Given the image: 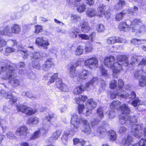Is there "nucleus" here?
Instances as JSON below:
<instances>
[{"instance_id":"2f4dec72","label":"nucleus","mask_w":146,"mask_h":146,"mask_svg":"<svg viewBox=\"0 0 146 146\" xmlns=\"http://www.w3.org/2000/svg\"><path fill=\"white\" fill-rule=\"evenodd\" d=\"M86 14L87 16L90 17H93L96 15H97L96 11L93 8L88 9L86 12Z\"/></svg>"},{"instance_id":"603ef678","label":"nucleus","mask_w":146,"mask_h":146,"mask_svg":"<svg viewBox=\"0 0 146 146\" xmlns=\"http://www.w3.org/2000/svg\"><path fill=\"white\" fill-rule=\"evenodd\" d=\"M78 38H81L82 40H88V35L86 34H79L78 35Z\"/></svg>"},{"instance_id":"f257e3e1","label":"nucleus","mask_w":146,"mask_h":146,"mask_svg":"<svg viewBox=\"0 0 146 146\" xmlns=\"http://www.w3.org/2000/svg\"><path fill=\"white\" fill-rule=\"evenodd\" d=\"M15 70L10 61L5 60L0 64V74H2L1 78L5 80H9V82L14 87H16L20 85V81L18 79H14L16 76Z\"/></svg>"},{"instance_id":"9d476101","label":"nucleus","mask_w":146,"mask_h":146,"mask_svg":"<svg viewBox=\"0 0 146 146\" xmlns=\"http://www.w3.org/2000/svg\"><path fill=\"white\" fill-rule=\"evenodd\" d=\"M141 129V125L133 124L131 126V129L132 134L137 138L141 137L143 134V130Z\"/></svg>"},{"instance_id":"ea45409f","label":"nucleus","mask_w":146,"mask_h":146,"mask_svg":"<svg viewBox=\"0 0 146 146\" xmlns=\"http://www.w3.org/2000/svg\"><path fill=\"white\" fill-rule=\"evenodd\" d=\"M84 48L82 46H78L76 48L75 52V54L76 55H80L83 52Z\"/></svg>"},{"instance_id":"bf43d9fd","label":"nucleus","mask_w":146,"mask_h":146,"mask_svg":"<svg viewBox=\"0 0 146 146\" xmlns=\"http://www.w3.org/2000/svg\"><path fill=\"white\" fill-rule=\"evenodd\" d=\"M131 94H130L129 95V94L127 93L126 92V94H127L128 95V97L126 98H127L128 97H129V98L131 99H133L135 98L136 96V95L135 92L134 91L132 90L130 91Z\"/></svg>"},{"instance_id":"ddd939ff","label":"nucleus","mask_w":146,"mask_h":146,"mask_svg":"<svg viewBox=\"0 0 146 146\" xmlns=\"http://www.w3.org/2000/svg\"><path fill=\"white\" fill-rule=\"evenodd\" d=\"M94 130L95 135L98 136L100 139H102L105 137L107 133L106 129L103 126L95 128Z\"/></svg>"},{"instance_id":"393cba45","label":"nucleus","mask_w":146,"mask_h":146,"mask_svg":"<svg viewBox=\"0 0 146 146\" xmlns=\"http://www.w3.org/2000/svg\"><path fill=\"white\" fill-rule=\"evenodd\" d=\"M131 104L134 107H136L137 106L140 105L145 106L146 105V101H141L139 98H136L131 103Z\"/></svg>"},{"instance_id":"e2e57ef3","label":"nucleus","mask_w":146,"mask_h":146,"mask_svg":"<svg viewBox=\"0 0 146 146\" xmlns=\"http://www.w3.org/2000/svg\"><path fill=\"white\" fill-rule=\"evenodd\" d=\"M86 9V6L84 5H80L79 7L77 8L78 11L80 12H84Z\"/></svg>"},{"instance_id":"5fc2aeb1","label":"nucleus","mask_w":146,"mask_h":146,"mask_svg":"<svg viewBox=\"0 0 146 146\" xmlns=\"http://www.w3.org/2000/svg\"><path fill=\"white\" fill-rule=\"evenodd\" d=\"M96 35V33L95 32H93L92 33L89 35H88L89 38L88 40L91 42H93L95 39Z\"/></svg>"},{"instance_id":"a878e982","label":"nucleus","mask_w":146,"mask_h":146,"mask_svg":"<svg viewBox=\"0 0 146 146\" xmlns=\"http://www.w3.org/2000/svg\"><path fill=\"white\" fill-rule=\"evenodd\" d=\"M39 119L36 116L31 117L29 118L28 123L29 125H37L39 122Z\"/></svg>"},{"instance_id":"bb28decb","label":"nucleus","mask_w":146,"mask_h":146,"mask_svg":"<svg viewBox=\"0 0 146 146\" xmlns=\"http://www.w3.org/2000/svg\"><path fill=\"white\" fill-rule=\"evenodd\" d=\"M128 10H123L122 12L118 13L116 15L115 19L118 21H119L122 20L125 14L127 13Z\"/></svg>"},{"instance_id":"1a4fd4ad","label":"nucleus","mask_w":146,"mask_h":146,"mask_svg":"<svg viewBox=\"0 0 146 146\" xmlns=\"http://www.w3.org/2000/svg\"><path fill=\"white\" fill-rule=\"evenodd\" d=\"M17 109L18 111L25 113L28 115H31L37 111L36 109H32L23 105H20L17 106Z\"/></svg>"},{"instance_id":"4c0bfd02","label":"nucleus","mask_w":146,"mask_h":146,"mask_svg":"<svg viewBox=\"0 0 146 146\" xmlns=\"http://www.w3.org/2000/svg\"><path fill=\"white\" fill-rule=\"evenodd\" d=\"M115 112L114 110L111 109V110H108L106 113V114L110 119L114 118L115 115Z\"/></svg>"},{"instance_id":"c85d7f7f","label":"nucleus","mask_w":146,"mask_h":146,"mask_svg":"<svg viewBox=\"0 0 146 146\" xmlns=\"http://www.w3.org/2000/svg\"><path fill=\"white\" fill-rule=\"evenodd\" d=\"M90 28L88 23L85 21H84L82 25L81 31L84 33H88L90 30Z\"/></svg>"},{"instance_id":"4be33fe9","label":"nucleus","mask_w":146,"mask_h":146,"mask_svg":"<svg viewBox=\"0 0 146 146\" xmlns=\"http://www.w3.org/2000/svg\"><path fill=\"white\" fill-rule=\"evenodd\" d=\"M11 29L12 34L13 33L14 34H18L21 31L20 26L19 25L15 23L11 25Z\"/></svg>"},{"instance_id":"338daca9","label":"nucleus","mask_w":146,"mask_h":146,"mask_svg":"<svg viewBox=\"0 0 146 146\" xmlns=\"http://www.w3.org/2000/svg\"><path fill=\"white\" fill-rule=\"evenodd\" d=\"M58 74L57 73L55 74L53 76L51 77L49 80L50 82L51 83H53L55 80L57 78Z\"/></svg>"},{"instance_id":"c9c22d12","label":"nucleus","mask_w":146,"mask_h":146,"mask_svg":"<svg viewBox=\"0 0 146 146\" xmlns=\"http://www.w3.org/2000/svg\"><path fill=\"white\" fill-rule=\"evenodd\" d=\"M46 55L45 53L41 52H34L33 54V57L34 59H39L41 57H44Z\"/></svg>"},{"instance_id":"6e6552de","label":"nucleus","mask_w":146,"mask_h":146,"mask_svg":"<svg viewBox=\"0 0 146 146\" xmlns=\"http://www.w3.org/2000/svg\"><path fill=\"white\" fill-rule=\"evenodd\" d=\"M35 43L36 44L40 47H42L44 49L48 48V46L50 45L48 40L46 39L42 36H39L36 38Z\"/></svg>"},{"instance_id":"b1692460","label":"nucleus","mask_w":146,"mask_h":146,"mask_svg":"<svg viewBox=\"0 0 146 146\" xmlns=\"http://www.w3.org/2000/svg\"><path fill=\"white\" fill-rule=\"evenodd\" d=\"M133 139L130 136L123 138L121 141V144L125 146H128L131 145L133 141Z\"/></svg>"},{"instance_id":"20e7f679","label":"nucleus","mask_w":146,"mask_h":146,"mask_svg":"<svg viewBox=\"0 0 146 146\" xmlns=\"http://www.w3.org/2000/svg\"><path fill=\"white\" fill-rule=\"evenodd\" d=\"M83 118L80 117L78 119V116L76 114H74L72 117L71 123L72 125L71 127L72 129L70 131H64L61 138L62 142L64 144L66 145L68 141V136L70 135L72 136L75 133L78 131V128L79 127L78 124H80L82 123H79L80 119Z\"/></svg>"},{"instance_id":"052dcab7","label":"nucleus","mask_w":146,"mask_h":146,"mask_svg":"<svg viewBox=\"0 0 146 146\" xmlns=\"http://www.w3.org/2000/svg\"><path fill=\"white\" fill-rule=\"evenodd\" d=\"M131 43L135 45H139L140 42L139 39L137 38L132 39L131 40Z\"/></svg>"},{"instance_id":"cd10ccee","label":"nucleus","mask_w":146,"mask_h":146,"mask_svg":"<svg viewBox=\"0 0 146 146\" xmlns=\"http://www.w3.org/2000/svg\"><path fill=\"white\" fill-rule=\"evenodd\" d=\"M62 132V131L61 130H57L53 133L52 135L50 138L49 141L52 142L54 140H56L59 137Z\"/></svg>"},{"instance_id":"0eeeda50","label":"nucleus","mask_w":146,"mask_h":146,"mask_svg":"<svg viewBox=\"0 0 146 146\" xmlns=\"http://www.w3.org/2000/svg\"><path fill=\"white\" fill-rule=\"evenodd\" d=\"M97 81V84L99 85V86L101 87L100 91H101L104 89L106 86L105 82L101 79V78L98 79L97 77H94L89 82L86 83L85 85L88 89L90 87H92L93 84Z\"/></svg>"},{"instance_id":"13d9d810","label":"nucleus","mask_w":146,"mask_h":146,"mask_svg":"<svg viewBox=\"0 0 146 146\" xmlns=\"http://www.w3.org/2000/svg\"><path fill=\"white\" fill-rule=\"evenodd\" d=\"M6 136L7 138L9 139H13L15 137L13 133L11 131H9L7 133Z\"/></svg>"},{"instance_id":"de8ad7c7","label":"nucleus","mask_w":146,"mask_h":146,"mask_svg":"<svg viewBox=\"0 0 146 146\" xmlns=\"http://www.w3.org/2000/svg\"><path fill=\"white\" fill-rule=\"evenodd\" d=\"M101 120L102 119L99 118L94 119H92L90 123L92 127H94V126L98 124L99 121Z\"/></svg>"},{"instance_id":"f03ea898","label":"nucleus","mask_w":146,"mask_h":146,"mask_svg":"<svg viewBox=\"0 0 146 146\" xmlns=\"http://www.w3.org/2000/svg\"><path fill=\"white\" fill-rule=\"evenodd\" d=\"M117 62H115L114 57L111 56L105 58L104 64L105 66L112 69L114 73H119L122 69V66H127L129 62L127 57L125 55H119L117 57Z\"/></svg>"},{"instance_id":"4468645a","label":"nucleus","mask_w":146,"mask_h":146,"mask_svg":"<svg viewBox=\"0 0 146 146\" xmlns=\"http://www.w3.org/2000/svg\"><path fill=\"white\" fill-rule=\"evenodd\" d=\"M76 64L75 63L70 68L69 74L71 77L74 78L75 76H78V73L77 71H76V67L80 64V61L79 60H78L76 61Z\"/></svg>"},{"instance_id":"c03bdc74","label":"nucleus","mask_w":146,"mask_h":146,"mask_svg":"<svg viewBox=\"0 0 146 146\" xmlns=\"http://www.w3.org/2000/svg\"><path fill=\"white\" fill-rule=\"evenodd\" d=\"M110 139L111 141H113L116 138L115 132L113 131H111L109 132Z\"/></svg>"},{"instance_id":"a18cd8bd","label":"nucleus","mask_w":146,"mask_h":146,"mask_svg":"<svg viewBox=\"0 0 146 146\" xmlns=\"http://www.w3.org/2000/svg\"><path fill=\"white\" fill-rule=\"evenodd\" d=\"M85 50L86 52H89L93 50L92 45L89 43H88L86 44Z\"/></svg>"},{"instance_id":"5701e85b","label":"nucleus","mask_w":146,"mask_h":146,"mask_svg":"<svg viewBox=\"0 0 146 146\" xmlns=\"http://www.w3.org/2000/svg\"><path fill=\"white\" fill-rule=\"evenodd\" d=\"M86 105L88 109H92L96 107V103L91 98L88 100Z\"/></svg>"},{"instance_id":"473e14b6","label":"nucleus","mask_w":146,"mask_h":146,"mask_svg":"<svg viewBox=\"0 0 146 146\" xmlns=\"http://www.w3.org/2000/svg\"><path fill=\"white\" fill-rule=\"evenodd\" d=\"M106 6L103 5H100L98 9V13H100L101 14H97V16H99V17H104L105 15V14L104 13V11L106 9Z\"/></svg>"},{"instance_id":"680f3d73","label":"nucleus","mask_w":146,"mask_h":146,"mask_svg":"<svg viewBox=\"0 0 146 146\" xmlns=\"http://www.w3.org/2000/svg\"><path fill=\"white\" fill-rule=\"evenodd\" d=\"M84 108V106L82 104H79L78 106V111L79 114L82 113H83V110Z\"/></svg>"},{"instance_id":"0e129e2a","label":"nucleus","mask_w":146,"mask_h":146,"mask_svg":"<svg viewBox=\"0 0 146 146\" xmlns=\"http://www.w3.org/2000/svg\"><path fill=\"white\" fill-rule=\"evenodd\" d=\"M35 26V33L38 34L40 32H41L42 31V26L38 25Z\"/></svg>"},{"instance_id":"69168bd1","label":"nucleus","mask_w":146,"mask_h":146,"mask_svg":"<svg viewBox=\"0 0 146 146\" xmlns=\"http://www.w3.org/2000/svg\"><path fill=\"white\" fill-rule=\"evenodd\" d=\"M140 71H139L138 70H135V71L133 72L134 78L135 79H138L139 77V76L140 75Z\"/></svg>"},{"instance_id":"09e8293b","label":"nucleus","mask_w":146,"mask_h":146,"mask_svg":"<svg viewBox=\"0 0 146 146\" xmlns=\"http://www.w3.org/2000/svg\"><path fill=\"white\" fill-rule=\"evenodd\" d=\"M71 19L73 22H76L80 19V17L76 15H72L71 16Z\"/></svg>"},{"instance_id":"f704fd0d","label":"nucleus","mask_w":146,"mask_h":146,"mask_svg":"<svg viewBox=\"0 0 146 146\" xmlns=\"http://www.w3.org/2000/svg\"><path fill=\"white\" fill-rule=\"evenodd\" d=\"M0 96H4L6 99H11L12 97V95L10 92L6 93L3 90L0 91Z\"/></svg>"},{"instance_id":"7ed1b4c3","label":"nucleus","mask_w":146,"mask_h":146,"mask_svg":"<svg viewBox=\"0 0 146 146\" xmlns=\"http://www.w3.org/2000/svg\"><path fill=\"white\" fill-rule=\"evenodd\" d=\"M118 29L121 31L128 32L130 31L132 32L140 33L144 32L145 28L139 19H135L131 22L130 27L125 22H121L118 25Z\"/></svg>"},{"instance_id":"dca6fc26","label":"nucleus","mask_w":146,"mask_h":146,"mask_svg":"<svg viewBox=\"0 0 146 146\" xmlns=\"http://www.w3.org/2000/svg\"><path fill=\"white\" fill-rule=\"evenodd\" d=\"M54 117V114L53 113L49 114L46 117L44 120V129L45 130H47L50 127V120Z\"/></svg>"},{"instance_id":"7c9ffc66","label":"nucleus","mask_w":146,"mask_h":146,"mask_svg":"<svg viewBox=\"0 0 146 146\" xmlns=\"http://www.w3.org/2000/svg\"><path fill=\"white\" fill-rule=\"evenodd\" d=\"M22 94L23 96H26L27 97L32 99L38 98L39 97V94H37L36 95H33V93L29 91L23 92Z\"/></svg>"},{"instance_id":"f8f14e48","label":"nucleus","mask_w":146,"mask_h":146,"mask_svg":"<svg viewBox=\"0 0 146 146\" xmlns=\"http://www.w3.org/2000/svg\"><path fill=\"white\" fill-rule=\"evenodd\" d=\"M82 123L84 125V129H82V131L85 134L89 135L92 132L90 126V124L88 121L84 118H81L79 122Z\"/></svg>"},{"instance_id":"72a5a7b5","label":"nucleus","mask_w":146,"mask_h":146,"mask_svg":"<svg viewBox=\"0 0 146 146\" xmlns=\"http://www.w3.org/2000/svg\"><path fill=\"white\" fill-rule=\"evenodd\" d=\"M121 103L117 100H115L111 103L110 105V108L113 110L117 109L119 107Z\"/></svg>"},{"instance_id":"423d86ee","label":"nucleus","mask_w":146,"mask_h":146,"mask_svg":"<svg viewBox=\"0 0 146 146\" xmlns=\"http://www.w3.org/2000/svg\"><path fill=\"white\" fill-rule=\"evenodd\" d=\"M123 84V80L121 79L118 80V86L116 89V92L110 94V97L111 98H115L117 96L123 98H126L128 95L126 94V92L122 90Z\"/></svg>"},{"instance_id":"412c9836","label":"nucleus","mask_w":146,"mask_h":146,"mask_svg":"<svg viewBox=\"0 0 146 146\" xmlns=\"http://www.w3.org/2000/svg\"><path fill=\"white\" fill-rule=\"evenodd\" d=\"M54 64V62L52 58H50L46 60L45 63L42 66V68L43 70L47 71L50 68L51 66Z\"/></svg>"},{"instance_id":"f3484780","label":"nucleus","mask_w":146,"mask_h":146,"mask_svg":"<svg viewBox=\"0 0 146 146\" xmlns=\"http://www.w3.org/2000/svg\"><path fill=\"white\" fill-rule=\"evenodd\" d=\"M88 90V89L86 85H81L80 86L76 87L73 90V93L75 94H79L83 91Z\"/></svg>"},{"instance_id":"6e6d98bb","label":"nucleus","mask_w":146,"mask_h":146,"mask_svg":"<svg viewBox=\"0 0 146 146\" xmlns=\"http://www.w3.org/2000/svg\"><path fill=\"white\" fill-rule=\"evenodd\" d=\"M123 85L122 86V87H123V89L122 90H124L123 89H125V90L127 91H130L132 90V87L130 85L127 84L125 85V86H123Z\"/></svg>"},{"instance_id":"3c124183","label":"nucleus","mask_w":146,"mask_h":146,"mask_svg":"<svg viewBox=\"0 0 146 146\" xmlns=\"http://www.w3.org/2000/svg\"><path fill=\"white\" fill-rule=\"evenodd\" d=\"M115 37L112 36L108 38L107 40V42L108 44H113L115 43Z\"/></svg>"},{"instance_id":"864d4df0","label":"nucleus","mask_w":146,"mask_h":146,"mask_svg":"<svg viewBox=\"0 0 146 146\" xmlns=\"http://www.w3.org/2000/svg\"><path fill=\"white\" fill-rule=\"evenodd\" d=\"M130 64H133L137 61H138V56L135 54H134L131 57Z\"/></svg>"},{"instance_id":"37998d69","label":"nucleus","mask_w":146,"mask_h":146,"mask_svg":"<svg viewBox=\"0 0 146 146\" xmlns=\"http://www.w3.org/2000/svg\"><path fill=\"white\" fill-rule=\"evenodd\" d=\"M15 51V49L11 47H8L6 48L5 51L4 53V55L6 56H8L10 53L14 52Z\"/></svg>"},{"instance_id":"a211bd4d","label":"nucleus","mask_w":146,"mask_h":146,"mask_svg":"<svg viewBox=\"0 0 146 146\" xmlns=\"http://www.w3.org/2000/svg\"><path fill=\"white\" fill-rule=\"evenodd\" d=\"M11 28L8 26H6L1 28L0 30V34L1 35H7L10 36L12 35Z\"/></svg>"},{"instance_id":"9b49d317","label":"nucleus","mask_w":146,"mask_h":146,"mask_svg":"<svg viewBox=\"0 0 146 146\" xmlns=\"http://www.w3.org/2000/svg\"><path fill=\"white\" fill-rule=\"evenodd\" d=\"M85 64L92 69H95L98 66V60L95 57H92L86 60L85 61Z\"/></svg>"},{"instance_id":"774afa93","label":"nucleus","mask_w":146,"mask_h":146,"mask_svg":"<svg viewBox=\"0 0 146 146\" xmlns=\"http://www.w3.org/2000/svg\"><path fill=\"white\" fill-rule=\"evenodd\" d=\"M140 146H146V140L144 139H141L139 142Z\"/></svg>"},{"instance_id":"58836bf2","label":"nucleus","mask_w":146,"mask_h":146,"mask_svg":"<svg viewBox=\"0 0 146 146\" xmlns=\"http://www.w3.org/2000/svg\"><path fill=\"white\" fill-rule=\"evenodd\" d=\"M40 131L39 130L36 131L31 135L30 139L33 140L38 138L40 137Z\"/></svg>"},{"instance_id":"2eb2a0df","label":"nucleus","mask_w":146,"mask_h":146,"mask_svg":"<svg viewBox=\"0 0 146 146\" xmlns=\"http://www.w3.org/2000/svg\"><path fill=\"white\" fill-rule=\"evenodd\" d=\"M56 85L57 88L63 92H68L69 90L68 87L65 84L62 83L61 78H58L56 82Z\"/></svg>"},{"instance_id":"4d7b16f0","label":"nucleus","mask_w":146,"mask_h":146,"mask_svg":"<svg viewBox=\"0 0 146 146\" xmlns=\"http://www.w3.org/2000/svg\"><path fill=\"white\" fill-rule=\"evenodd\" d=\"M81 141L75 146H90L89 144H87L86 141L83 139H81Z\"/></svg>"},{"instance_id":"e433bc0d","label":"nucleus","mask_w":146,"mask_h":146,"mask_svg":"<svg viewBox=\"0 0 146 146\" xmlns=\"http://www.w3.org/2000/svg\"><path fill=\"white\" fill-rule=\"evenodd\" d=\"M139 85L140 86H143L146 85V77L141 75L139 80Z\"/></svg>"},{"instance_id":"39448f33","label":"nucleus","mask_w":146,"mask_h":146,"mask_svg":"<svg viewBox=\"0 0 146 146\" xmlns=\"http://www.w3.org/2000/svg\"><path fill=\"white\" fill-rule=\"evenodd\" d=\"M120 109L122 111L119 116L120 122L122 124H126L129 126L132 125V123L135 122L136 120L135 116H130L129 113L131 110L127 105L125 104H123L120 107Z\"/></svg>"},{"instance_id":"aec40b11","label":"nucleus","mask_w":146,"mask_h":146,"mask_svg":"<svg viewBox=\"0 0 146 146\" xmlns=\"http://www.w3.org/2000/svg\"><path fill=\"white\" fill-rule=\"evenodd\" d=\"M91 74L90 72L87 70H82L80 73H78V76L80 79L85 80L88 78Z\"/></svg>"},{"instance_id":"a19ab883","label":"nucleus","mask_w":146,"mask_h":146,"mask_svg":"<svg viewBox=\"0 0 146 146\" xmlns=\"http://www.w3.org/2000/svg\"><path fill=\"white\" fill-rule=\"evenodd\" d=\"M103 109L102 107L99 108L97 110V113L99 118H102L104 117L103 115Z\"/></svg>"},{"instance_id":"6ab92c4d","label":"nucleus","mask_w":146,"mask_h":146,"mask_svg":"<svg viewBox=\"0 0 146 146\" xmlns=\"http://www.w3.org/2000/svg\"><path fill=\"white\" fill-rule=\"evenodd\" d=\"M27 128L25 126H22L18 129L15 132V134L18 136H23L25 137L27 134Z\"/></svg>"},{"instance_id":"c756f323","label":"nucleus","mask_w":146,"mask_h":146,"mask_svg":"<svg viewBox=\"0 0 146 146\" xmlns=\"http://www.w3.org/2000/svg\"><path fill=\"white\" fill-rule=\"evenodd\" d=\"M18 66L19 67V72L21 74H25L26 73L27 70L25 68V64L23 62H19L18 64Z\"/></svg>"},{"instance_id":"49530a36","label":"nucleus","mask_w":146,"mask_h":146,"mask_svg":"<svg viewBox=\"0 0 146 146\" xmlns=\"http://www.w3.org/2000/svg\"><path fill=\"white\" fill-rule=\"evenodd\" d=\"M118 85L117 84V82L116 80H113L111 81V83L110 84V87L112 89H114L115 88H117L118 87Z\"/></svg>"},{"instance_id":"79ce46f5","label":"nucleus","mask_w":146,"mask_h":146,"mask_svg":"<svg viewBox=\"0 0 146 146\" xmlns=\"http://www.w3.org/2000/svg\"><path fill=\"white\" fill-rule=\"evenodd\" d=\"M78 29H75L73 31H70V36L71 37L73 38H75L77 37L78 32Z\"/></svg>"},{"instance_id":"8fccbe9b","label":"nucleus","mask_w":146,"mask_h":146,"mask_svg":"<svg viewBox=\"0 0 146 146\" xmlns=\"http://www.w3.org/2000/svg\"><path fill=\"white\" fill-rule=\"evenodd\" d=\"M96 29L99 33H101L103 32L105 29L104 25L102 24H99L97 26Z\"/></svg>"}]
</instances>
